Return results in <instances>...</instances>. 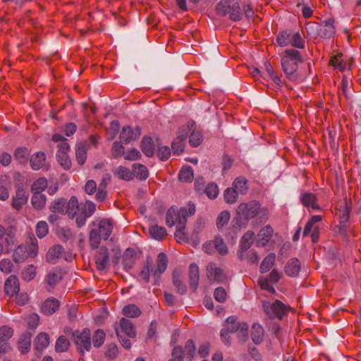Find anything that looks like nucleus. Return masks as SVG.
I'll return each instance as SVG.
<instances>
[{
	"instance_id": "f257e3e1",
	"label": "nucleus",
	"mask_w": 361,
	"mask_h": 361,
	"mask_svg": "<svg viewBox=\"0 0 361 361\" xmlns=\"http://www.w3.org/2000/svg\"><path fill=\"white\" fill-rule=\"evenodd\" d=\"M195 212V206L192 203H189L186 207H181L179 209L171 207L168 210L166 216V223L169 227L176 226L174 235L178 243H184L188 240V236L184 230L188 217L193 215Z\"/></svg>"
},
{
	"instance_id": "f03ea898",
	"label": "nucleus",
	"mask_w": 361,
	"mask_h": 361,
	"mask_svg": "<svg viewBox=\"0 0 361 361\" xmlns=\"http://www.w3.org/2000/svg\"><path fill=\"white\" fill-rule=\"evenodd\" d=\"M89 240L92 248H97L102 240H107L112 233L114 223L109 219H97L92 223Z\"/></svg>"
},
{
	"instance_id": "7ed1b4c3",
	"label": "nucleus",
	"mask_w": 361,
	"mask_h": 361,
	"mask_svg": "<svg viewBox=\"0 0 361 361\" xmlns=\"http://www.w3.org/2000/svg\"><path fill=\"white\" fill-rule=\"evenodd\" d=\"M302 62L300 52L294 49H286L281 59V68L286 78L290 80H296L298 78L297 73L298 63Z\"/></svg>"
},
{
	"instance_id": "20e7f679",
	"label": "nucleus",
	"mask_w": 361,
	"mask_h": 361,
	"mask_svg": "<svg viewBox=\"0 0 361 361\" xmlns=\"http://www.w3.org/2000/svg\"><path fill=\"white\" fill-rule=\"evenodd\" d=\"M217 13L222 16L229 15L232 20L242 18V11L238 0H221L216 6Z\"/></svg>"
},
{
	"instance_id": "39448f33",
	"label": "nucleus",
	"mask_w": 361,
	"mask_h": 361,
	"mask_svg": "<svg viewBox=\"0 0 361 361\" xmlns=\"http://www.w3.org/2000/svg\"><path fill=\"white\" fill-rule=\"evenodd\" d=\"M260 209L259 202L255 200L240 204L237 207L236 214L239 219L245 221L240 226H245L249 220L257 216Z\"/></svg>"
},
{
	"instance_id": "423d86ee",
	"label": "nucleus",
	"mask_w": 361,
	"mask_h": 361,
	"mask_svg": "<svg viewBox=\"0 0 361 361\" xmlns=\"http://www.w3.org/2000/svg\"><path fill=\"white\" fill-rule=\"evenodd\" d=\"M116 332L122 345L129 349L131 347V343L129 339L125 338V336L128 338L135 336L136 333L132 322L126 318L121 319L118 327L116 328Z\"/></svg>"
},
{
	"instance_id": "0eeeda50",
	"label": "nucleus",
	"mask_w": 361,
	"mask_h": 361,
	"mask_svg": "<svg viewBox=\"0 0 361 361\" xmlns=\"http://www.w3.org/2000/svg\"><path fill=\"white\" fill-rule=\"evenodd\" d=\"M53 141L59 142L58 144V151L56 154L57 161L64 169H69L71 166V161L68 152L70 150V146L61 135L55 134L52 137Z\"/></svg>"
},
{
	"instance_id": "6e6552de",
	"label": "nucleus",
	"mask_w": 361,
	"mask_h": 361,
	"mask_svg": "<svg viewBox=\"0 0 361 361\" xmlns=\"http://www.w3.org/2000/svg\"><path fill=\"white\" fill-rule=\"evenodd\" d=\"M276 42L280 47L291 45L298 49H303L305 47V41L302 39L298 32L282 31L279 33Z\"/></svg>"
},
{
	"instance_id": "1a4fd4ad",
	"label": "nucleus",
	"mask_w": 361,
	"mask_h": 361,
	"mask_svg": "<svg viewBox=\"0 0 361 361\" xmlns=\"http://www.w3.org/2000/svg\"><path fill=\"white\" fill-rule=\"evenodd\" d=\"M38 252V245L36 239H31L30 245H20L13 252V259L16 262H23L28 257H35Z\"/></svg>"
},
{
	"instance_id": "9d476101",
	"label": "nucleus",
	"mask_w": 361,
	"mask_h": 361,
	"mask_svg": "<svg viewBox=\"0 0 361 361\" xmlns=\"http://www.w3.org/2000/svg\"><path fill=\"white\" fill-rule=\"evenodd\" d=\"M263 308L270 318L281 319L287 309L286 305L279 300L274 302L264 301Z\"/></svg>"
},
{
	"instance_id": "9b49d317",
	"label": "nucleus",
	"mask_w": 361,
	"mask_h": 361,
	"mask_svg": "<svg viewBox=\"0 0 361 361\" xmlns=\"http://www.w3.org/2000/svg\"><path fill=\"white\" fill-rule=\"evenodd\" d=\"M75 344L80 353L89 351L91 348L90 331L85 329L82 331H77L73 334Z\"/></svg>"
},
{
	"instance_id": "f8f14e48",
	"label": "nucleus",
	"mask_w": 361,
	"mask_h": 361,
	"mask_svg": "<svg viewBox=\"0 0 361 361\" xmlns=\"http://www.w3.org/2000/svg\"><path fill=\"white\" fill-rule=\"evenodd\" d=\"M66 212L70 217H75V222L78 227L82 226L85 224L86 219L88 217L80 210L75 197H72L70 199L68 202V210Z\"/></svg>"
},
{
	"instance_id": "ddd939ff",
	"label": "nucleus",
	"mask_w": 361,
	"mask_h": 361,
	"mask_svg": "<svg viewBox=\"0 0 361 361\" xmlns=\"http://www.w3.org/2000/svg\"><path fill=\"white\" fill-rule=\"evenodd\" d=\"M225 329L231 333H237L240 338H245L247 336L248 325L245 322H238L234 316L227 318Z\"/></svg>"
},
{
	"instance_id": "4468645a",
	"label": "nucleus",
	"mask_w": 361,
	"mask_h": 361,
	"mask_svg": "<svg viewBox=\"0 0 361 361\" xmlns=\"http://www.w3.org/2000/svg\"><path fill=\"white\" fill-rule=\"evenodd\" d=\"M193 127L192 123H188L187 125L181 127L178 132L177 138L172 142V149L174 154H180L185 147V141L188 135V132L191 130Z\"/></svg>"
},
{
	"instance_id": "2eb2a0df",
	"label": "nucleus",
	"mask_w": 361,
	"mask_h": 361,
	"mask_svg": "<svg viewBox=\"0 0 361 361\" xmlns=\"http://www.w3.org/2000/svg\"><path fill=\"white\" fill-rule=\"evenodd\" d=\"M282 276V274L277 269H274L269 273L268 277H261L259 279L258 283L261 288L266 290L270 293H274L275 288L273 287V284L277 283Z\"/></svg>"
},
{
	"instance_id": "dca6fc26",
	"label": "nucleus",
	"mask_w": 361,
	"mask_h": 361,
	"mask_svg": "<svg viewBox=\"0 0 361 361\" xmlns=\"http://www.w3.org/2000/svg\"><path fill=\"white\" fill-rule=\"evenodd\" d=\"M206 274L211 282L222 283L226 280V276L224 270L213 262L207 264Z\"/></svg>"
},
{
	"instance_id": "f3484780",
	"label": "nucleus",
	"mask_w": 361,
	"mask_h": 361,
	"mask_svg": "<svg viewBox=\"0 0 361 361\" xmlns=\"http://www.w3.org/2000/svg\"><path fill=\"white\" fill-rule=\"evenodd\" d=\"M13 334V329L8 326L0 327V353H7L11 347L8 341Z\"/></svg>"
},
{
	"instance_id": "a211bd4d",
	"label": "nucleus",
	"mask_w": 361,
	"mask_h": 361,
	"mask_svg": "<svg viewBox=\"0 0 361 361\" xmlns=\"http://www.w3.org/2000/svg\"><path fill=\"white\" fill-rule=\"evenodd\" d=\"M167 263L166 255L163 252L159 253L157 259L156 269L152 271V277L154 279V285L157 284L159 276L166 271Z\"/></svg>"
},
{
	"instance_id": "6ab92c4d",
	"label": "nucleus",
	"mask_w": 361,
	"mask_h": 361,
	"mask_svg": "<svg viewBox=\"0 0 361 361\" xmlns=\"http://www.w3.org/2000/svg\"><path fill=\"white\" fill-rule=\"evenodd\" d=\"M28 200L27 192L23 188H18L15 196L12 200V206L17 210H19L25 204Z\"/></svg>"
},
{
	"instance_id": "aec40b11",
	"label": "nucleus",
	"mask_w": 361,
	"mask_h": 361,
	"mask_svg": "<svg viewBox=\"0 0 361 361\" xmlns=\"http://www.w3.org/2000/svg\"><path fill=\"white\" fill-rule=\"evenodd\" d=\"M5 292L9 295H14L18 293L20 290V285L17 277L11 275L5 281Z\"/></svg>"
},
{
	"instance_id": "412c9836",
	"label": "nucleus",
	"mask_w": 361,
	"mask_h": 361,
	"mask_svg": "<svg viewBox=\"0 0 361 361\" xmlns=\"http://www.w3.org/2000/svg\"><path fill=\"white\" fill-rule=\"evenodd\" d=\"M300 271V262L297 258L288 260L284 267L285 274L290 277H295Z\"/></svg>"
},
{
	"instance_id": "4be33fe9",
	"label": "nucleus",
	"mask_w": 361,
	"mask_h": 361,
	"mask_svg": "<svg viewBox=\"0 0 361 361\" xmlns=\"http://www.w3.org/2000/svg\"><path fill=\"white\" fill-rule=\"evenodd\" d=\"M274 233L270 226L263 227L257 235L256 243L258 246H264L267 244Z\"/></svg>"
},
{
	"instance_id": "5701e85b",
	"label": "nucleus",
	"mask_w": 361,
	"mask_h": 361,
	"mask_svg": "<svg viewBox=\"0 0 361 361\" xmlns=\"http://www.w3.org/2000/svg\"><path fill=\"white\" fill-rule=\"evenodd\" d=\"M140 135L139 128L133 130L130 126H125L123 128L120 135V137L125 142L128 143L133 140H136Z\"/></svg>"
},
{
	"instance_id": "b1692460",
	"label": "nucleus",
	"mask_w": 361,
	"mask_h": 361,
	"mask_svg": "<svg viewBox=\"0 0 361 361\" xmlns=\"http://www.w3.org/2000/svg\"><path fill=\"white\" fill-rule=\"evenodd\" d=\"M319 34L324 38H330L335 34L334 21L329 20L324 21L319 25Z\"/></svg>"
},
{
	"instance_id": "393cba45",
	"label": "nucleus",
	"mask_w": 361,
	"mask_h": 361,
	"mask_svg": "<svg viewBox=\"0 0 361 361\" xmlns=\"http://www.w3.org/2000/svg\"><path fill=\"white\" fill-rule=\"evenodd\" d=\"M97 267L99 270L105 269L108 267L109 264V253L106 248H102L96 256Z\"/></svg>"
},
{
	"instance_id": "a878e982",
	"label": "nucleus",
	"mask_w": 361,
	"mask_h": 361,
	"mask_svg": "<svg viewBox=\"0 0 361 361\" xmlns=\"http://www.w3.org/2000/svg\"><path fill=\"white\" fill-rule=\"evenodd\" d=\"M59 307V301L54 298H49L42 305V312L45 314H52Z\"/></svg>"
},
{
	"instance_id": "bb28decb",
	"label": "nucleus",
	"mask_w": 361,
	"mask_h": 361,
	"mask_svg": "<svg viewBox=\"0 0 361 361\" xmlns=\"http://www.w3.org/2000/svg\"><path fill=\"white\" fill-rule=\"evenodd\" d=\"M87 148L88 144L86 142H80L77 145L75 155L78 164L82 165L85 162Z\"/></svg>"
},
{
	"instance_id": "cd10ccee",
	"label": "nucleus",
	"mask_w": 361,
	"mask_h": 361,
	"mask_svg": "<svg viewBox=\"0 0 361 361\" xmlns=\"http://www.w3.org/2000/svg\"><path fill=\"white\" fill-rule=\"evenodd\" d=\"M63 247L61 245H55L51 247L47 253V259L51 264H55L61 257Z\"/></svg>"
},
{
	"instance_id": "c85d7f7f",
	"label": "nucleus",
	"mask_w": 361,
	"mask_h": 361,
	"mask_svg": "<svg viewBox=\"0 0 361 361\" xmlns=\"http://www.w3.org/2000/svg\"><path fill=\"white\" fill-rule=\"evenodd\" d=\"M46 160V156L43 152H37L30 158V166L33 170H38L42 168Z\"/></svg>"
},
{
	"instance_id": "c756f323",
	"label": "nucleus",
	"mask_w": 361,
	"mask_h": 361,
	"mask_svg": "<svg viewBox=\"0 0 361 361\" xmlns=\"http://www.w3.org/2000/svg\"><path fill=\"white\" fill-rule=\"evenodd\" d=\"M149 233L152 238L161 240L164 238L167 233L164 227L154 225L149 227Z\"/></svg>"
},
{
	"instance_id": "7c9ffc66",
	"label": "nucleus",
	"mask_w": 361,
	"mask_h": 361,
	"mask_svg": "<svg viewBox=\"0 0 361 361\" xmlns=\"http://www.w3.org/2000/svg\"><path fill=\"white\" fill-rule=\"evenodd\" d=\"M316 196L310 192L304 193L300 197L303 205L306 207H311L312 209H318L319 208L316 202Z\"/></svg>"
},
{
	"instance_id": "2f4dec72",
	"label": "nucleus",
	"mask_w": 361,
	"mask_h": 361,
	"mask_svg": "<svg viewBox=\"0 0 361 361\" xmlns=\"http://www.w3.org/2000/svg\"><path fill=\"white\" fill-rule=\"evenodd\" d=\"M141 148L142 152L147 157H152L154 153L155 147L152 138L149 137H144L141 142Z\"/></svg>"
},
{
	"instance_id": "473e14b6",
	"label": "nucleus",
	"mask_w": 361,
	"mask_h": 361,
	"mask_svg": "<svg viewBox=\"0 0 361 361\" xmlns=\"http://www.w3.org/2000/svg\"><path fill=\"white\" fill-rule=\"evenodd\" d=\"M251 338L255 344H259L263 341L264 329L259 324H254L252 327Z\"/></svg>"
},
{
	"instance_id": "72a5a7b5",
	"label": "nucleus",
	"mask_w": 361,
	"mask_h": 361,
	"mask_svg": "<svg viewBox=\"0 0 361 361\" xmlns=\"http://www.w3.org/2000/svg\"><path fill=\"white\" fill-rule=\"evenodd\" d=\"M49 344V336L47 333H40L37 335L35 345L36 350L41 351L45 349Z\"/></svg>"
},
{
	"instance_id": "f704fd0d",
	"label": "nucleus",
	"mask_w": 361,
	"mask_h": 361,
	"mask_svg": "<svg viewBox=\"0 0 361 361\" xmlns=\"http://www.w3.org/2000/svg\"><path fill=\"white\" fill-rule=\"evenodd\" d=\"M276 261V255L269 253L262 262L259 270L262 273L268 272L274 266Z\"/></svg>"
},
{
	"instance_id": "c9c22d12",
	"label": "nucleus",
	"mask_w": 361,
	"mask_h": 361,
	"mask_svg": "<svg viewBox=\"0 0 361 361\" xmlns=\"http://www.w3.org/2000/svg\"><path fill=\"white\" fill-rule=\"evenodd\" d=\"M32 335L29 332L24 333L20 338L18 346L22 353H27L31 346Z\"/></svg>"
},
{
	"instance_id": "e433bc0d",
	"label": "nucleus",
	"mask_w": 361,
	"mask_h": 361,
	"mask_svg": "<svg viewBox=\"0 0 361 361\" xmlns=\"http://www.w3.org/2000/svg\"><path fill=\"white\" fill-rule=\"evenodd\" d=\"M133 173L137 178L140 180H145L149 173L145 166L140 164H134L133 165Z\"/></svg>"
},
{
	"instance_id": "4c0bfd02",
	"label": "nucleus",
	"mask_w": 361,
	"mask_h": 361,
	"mask_svg": "<svg viewBox=\"0 0 361 361\" xmlns=\"http://www.w3.org/2000/svg\"><path fill=\"white\" fill-rule=\"evenodd\" d=\"M63 274L60 269H54L47 276V282L50 286H54L62 279Z\"/></svg>"
},
{
	"instance_id": "58836bf2",
	"label": "nucleus",
	"mask_w": 361,
	"mask_h": 361,
	"mask_svg": "<svg viewBox=\"0 0 361 361\" xmlns=\"http://www.w3.org/2000/svg\"><path fill=\"white\" fill-rule=\"evenodd\" d=\"M189 276L190 281V286L196 289L199 282V267L195 264H192L189 269Z\"/></svg>"
},
{
	"instance_id": "ea45409f",
	"label": "nucleus",
	"mask_w": 361,
	"mask_h": 361,
	"mask_svg": "<svg viewBox=\"0 0 361 361\" xmlns=\"http://www.w3.org/2000/svg\"><path fill=\"white\" fill-rule=\"evenodd\" d=\"M10 186V180L7 176L1 177L0 180V200H6L9 197L8 188Z\"/></svg>"
},
{
	"instance_id": "a19ab883",
	"label": "nucleus",
	"mask_w": 361,
	"mask_h": 361,
	"mask_svg": "<svg viewBox=\"0 0 361 361\" xmlns=\"http://www.w3.org/2000/svg\"><path fill=\"white\" fill-rule=\"evenodd\" d=\"M31 202L35 209H41L44 207L46 204V197L44 195L40 192H33Z\"/></svg>"
},
{
	"instance_id": "79ce46f5",
	"label": "nucleus",
	"mask_w": 361,
	"mask_h": 361,
	"mask_svg": "<svg viewBox=\"0 0 361 361\" xmlns=\"http://www.w3.org/2000/svg\"><path fill=\"white\" fill-rule=\"evenodd\" d=\"M195 353V345L192 340H188L185 345L184 349L183 348V359L185 358L188 360H191Z\"/></svg>"
},
{
	"instance_id": "37998d69",
	"label": "nucleus",
	"mask_w": 361,
	"mask_h": 361,
	"mask_svg": "<svg viewBox=\"0 0 361 361\" xmlns=\"http://www.w3.org/2000/svg\"><path fill=\"white\" fill-rule=\"evenodd\" d=\"M233 188L235 190L238 194H245L248 188L246 179L243 177L235 178L233 181Z\"/></svg>"
},
{
	"instance_id": "c03bdc74",
	"label": "nucleus",
	"mask_w": 361,
	"mask_h": 361,
	"mask_svg": "<svg viewBox=\"0 0 361 361\" xmlns=\"http://www.w3.org/2000/svg\"><path fill=\"white\" fill-rule=\"evenodd\" d=\"M231 219L230 212L228 211H222L218 215L216 218V226L217 228L221 231L222 230L225 226H226Z\"/></svg>"
},
{
	"instance_id": "a18cd8bd",
	"label": "nucleus",
	"mask_w": 361,
	"mask_h": 361,
	"mask_svg": "<svg viewBox=\"0 0 361 361\" xmlns=\"http://www.w3.org/2000/svg\"><path fill=\"white\" fill-rule=\"evenodd\" d=\"M115 175L119 178L125 180H130L133 178V172L128 168L120 166L115 171Z\"/></svg>"
},
{
	"instance_id": "49530a36",
	"label": "nucleus",
	"mask_w": 361,
	"mask_h": 361,
	"mask_svg": "<svg viewBox=\"0 0 361 361\" xmlns=\"http://www.w3.org/2000/svg\"><path fill=\"white\" fill-rule=\"evenodd\" d=\"M179 179L182 182H191L193 180V171L190 166L183 167L179 172Z\"/></svg>"
},
{
	"instance_id": "de8ad7c7",
	"label": "nucleus",
	"mask_w": 361,
	"mask_h": 361,
	"mask_svg": "<svg viewBox=\"0 0 361 361\" xmlns=\"http://www.w3.org/2000/svg\"><path fill=\"white\" fill-rule=\"evenodd\" d=\"M254 241V233L252 231L246 232L240 242V247L242 250H247L252 245Z\"/></svg>"
},
{
	"instance_id": "09e8293b",
	"label": "nucleus",
	"mask_w": 361,
	"mask_h": 361,
	"mask_svg": "<svg viewBox=\"0 0 361 361\" xmlns=\"http://www.w3.org/2000/svg\"><path fill=\"white\" fill-rule=\"evenodd\" d=\"M193 123V127L188 133H190L189 137V142L192 147H197L200 145L202 142V136L201 133L198 131L195 130V123Z\"/></svg>"
},
{
	"instance_id": "8fccbe9b",
	"label": "nucleus",
	"mask_w": 361,
	"mask_h": 361,
	"mask_svg": "<svg viewBox=\"0 0 361 361\" xmlns=\"http://www.w3.org/2000/svg\"><path fill=\"white\" fill-rule=\"evenodd\" d=\"M122 312L126 317H137L141 313L140 309L135 305L125 306L122 310Z\"/></svg>"
},
{
	"instance_id": "3c124183",
	"label": "nucleus",
	"mask_w": 361,
	"mask_h": 361,
	"mask_svg": "<svg viewBox=\"0 0 361 361\" xmlns=\"http://www.w3.org/2000/svg\"><path fill=\"white\" fill-rule=\"evenodd\" d=\"M152 271H154L149 267V262L147 261V265L142 267L138 274L139 280L143 281L145 283L149 282V276H152Z\"/></svg>"
},
{
	"instance_id": "603ef678",
	"label": "nucleus",
	"mask_w": 361,
	"mask_h": 361,
	"mask_svg": "<svg viewBox=\"0 0 361 361\" xmlns=\"http://www.w3.org/2000/svg\"><path fill=\"white\" fill-rule=\"evenodd\" d=\"M69 341L64 336H61L56 342V351L63 353L69 348Z\"/></svg>"
},
{
	"instance_id": "864d4df0",
	"label": "nucleus",
	"mask_w": 361,
	"mask_h": 361,
	"mask_svg": "<svg viewBox=\"0 0 361 361\" xmlns=\"http://www.w3.org/2000/svg\"><path fill=\"white\" fill-rule=\"evenodd\" d=\"M66 209H68V203L63 199L54 202L51 207V211L54 213H63Z\"/></svg>"
},
{
	"instance_id": "5fc2aeb1",
	"label": "nucleus",
	"mask_w": 361,
	"mask_h": 361,
	"mask_svg": "<svg viewBox=\"0 0 361 361\" xmlns=\"http://www.w3.org/2000/svg\"><path fill=\"white\" fill-rule=\"evenodd\" d=\"M238 193L233 188H227L224 192V199L228 204H233L237 201Z\"/></svg>"
},
{
	"instance_id": "6e6d98bb",
	"label": "nucleus",
	"mask_w": 361,
	"mask_h": 361,
	"mask_svg": "<svg viewBox=\"0 0 361 361\" xmlns=\"http://www.w3.org/2000/svg\"><path fill=\"white\" fill-rule=\"evenodd\" d=\"M80 210L86 214V216H90L94 212L96 206L91 201H86L85 203L79 205Z\"/></svg>"
},
{
	"instance_id": "4d7b16f0",
	"label": "nucleus",
	"mask_w": 361,
	"mask_h": 361,
	"mask_svg": "<svg viewBox=\"0 0 361 361\" xmlns=\"http://www.w3.org/2000/svg\"><path fill=\"white\" fill-rule=\"evenodd\" d=\"M47 186V180L44 178H40L35 180L32 185V191L35 193L42 192Z\"/></svg>"
},
{
	"instance_id": "13d9d810",
	"label": "nucleus",
	"mask_w": 361,
	"mask_h": 361,
	"mask_svg": "<svg viewBox=\"0 0 361 361\" xmlns=\"http://www.w3.org/2000/svg\"><path fill=\"white\" fill-rule=\"evenodd\" d=\"M30 152L27 148H18L15 152L14 157L20 163H24L27 161Z\"/></svg>"
},
{
	"instance_id": "bf43d9fd",
	"label": "nucleus",
	"mask_w": 361,
	"mask_h": 361,
	"mask_svg": "<svg viewBox=\"0 0 361 361\" xmlns=\"http://www.w3.org/2000/svg\"><path fill=\"white\" fill-rule=\"evenodd\" d=\"M204 191L207 196L211 200L215 199L219 195L218 185L214 183H209Z\"/></svg>"
},
{
	"instance_id": "052dcab7",
	"label": "nucleus",
	"mask_w": 361,
	"mask_h": 361,
	"mask_svg": "<svg viewBox=\"0 0 361 361\" xmlns=\"http://www.w3.org/2000/svg\"><path fill=\"white\" fill-rule=\"evenodd\" d=\"M49 228L46 221H41L36 226V233L39 238H44L48 233Z\"/></svg>"
},
{
	"instance_id": "680f3d73",
	"label": "nucleus",
	"mask_w": 361,
	"mask_h": 361,
	"mask_svg": "<svg viewBox=\"0 0 361 361\" xmlns=\"http://www.w3.org/2000/svg\"><path fill=\"white\" fill-rule=\"evenodd\" d=\"M266 71L269 77L278 85H281V80L280 78L275 73L272 66L269 63H265L264 64Z\"/></svg>"
},
{
	"instance_id": "e2e57ef3",
	"label": "nucleus",
	"mask_w": 361,
	"mask_h": 361,
	"mask_svg": "<svg viewBox=\"0 0 361 361\" xmlns=\"http://www.w3.org/2000/svg\"><path fill=\"white\" fill-rule=\"evenodd\" d=\"M36 275V268L33 265L26 267L22 272L23 279L25 281H31Z\"/></svg>"
},
{
	"instance_id": "0e129e2a",
	"label": "nucleus",
	"mask_w": 361,
	"mask_h": 361,
	"mask_svg": "<svg viewBox=\"0 0 361 361\" xmlns=\"http://www.w3.org/2000/svg\"><path fill=\"white\" fill-rule=\"evenodd\" d=\"M105 334L101 329H97L93 336V344L95 347H100L104 341Z\"/></svg>"
},
{
	"instance_id": "69168bd1",
	"label": "nucleus",
	"mask_w": 361,
	"mask_h": 361,
	"mask_svg": "<svg viewBox=\"0 0 361 361\" xmlns=\"http://www.w3.org/2000/svg\"><path fill=\"white\" fill-rule=\"evenodd\" d=\"M213 244L221 255L227 253V247L221 238H215Z\"/></svg>"
},
{
	"instance_id": "338daca9",
	"label": "nucleus",
	"mask_w": 361,
	"mask_h": 361,
	"mask_svg": "<svg viewBox=\"0 0 361 361\" xmlns=\"http://www.w3.org/2000/svg\"><path fill=\"white\" fill-rule=\"evenodd\" d=\"M173 284L179 293L184 294L186 293L187 288L185 284L179 277L176 276L175 274L173 275Z\"/></svg>"
},
{
	"instance_id": "774afa93",
	"label": "nucleus",
	"mask_w": 361,
	"mask_h": 361,
	"mask_svg": "<svg viewBox=\"0 0 361 361\" xmlns=\"http://www.w3.org/2000/svg\"><path fill=\"white\" fill-rule=\"evenodd\" d=\"M28 326L31 329H35L39 324V317L37 314H31L25 319Z\"/></svg>"
}]
</instances>
